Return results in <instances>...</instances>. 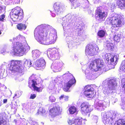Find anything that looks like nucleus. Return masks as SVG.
I'll use <instances>...</instances> for the list:
<instances>
[{
	"label": "nucleus",
	"mask_w": 125,
	"mask_h": 125,
	"mask_svg": "<svg viewBox=\"0 0 125 125\" xmlns=\"http://www.w3.org/2000/svg\"><path fill=\"white\" fill-rule=\"evenodd\" d=\"M121 84L123 88L125 90V78H123L121 80Z\"/></svg>",
	"instance_id": "obj_31"
},
{
	"label": "nucleus",
	"mask_w": 125,
	"mask_h": 125,
	"mask_svg": "<svg viewBox=\"0 0 125 125\" xmlns=\"http://www.w3.org/2000/svg\"><path fill=\"white\" fill-rule=\"evenodd\" d=\"M115 118L114 114L104 113L102 118V120L105 124L113 125L114 124L113 119Z\"/></svg>",
	"instance_id": "obj_7"
},
{
	"label": "nucleus",
	"mask_w": 125,
	"mask_h": 125,
	"mask_svg": "<svg viewBox=\"0 0 125 125\" xmlns=\"http://www.w3.org/2000/svg\"><path fill=\"white\" fill-rule=\"evenodd\" d=\"M26 62L29 63V66L31 65L32 63L30 61H26Z\"/></svg>",
	"instance_id": "obj_41"
},
{
	"label": "nucleus",
	"mask_w": 125,
	"mask_h": 125,
	"mask_svg": "<svg viewBox=\"0 0 125 125\" xmlns=\"http://www.w3.org/2000/svg\"><path fill=\"white\" fill-rule=\"evenodd\" d=\"M55 100L56 99L53 95H51L50 97L49 100L51 102H54Z\"/></svg>",
	"instance_id": "obj_32"
},
{
	"label": "nucleus",
	"mask_w": 125,
	"mask_h": 125,
	"mask_svg": "<svg viewBox=\"0 0 125 125\" xmlns=\"http://www.w3.org/2000/svg\"><path fill=\"white\" fill-rule=\"evenodd\" d=\"M116 3L120 8L125 7V0H116Z\"/></svg>",
	"instance_id": "obj_20"
},
{
	"label": "nucleus",
	"mask_w": 125,
	"mask_h": 125,
	"mask_svg": "<svg viewBox=\"0 0 125 125\" xmlns=\"http://www.w3.org/2000/svg\"><path fill=\"white\" fill-rule=\"evenodd\" d=\"M63 98H64V100L65 101H67L68 100L69 96H68L62 94L59 97V99L60 100H61Z\"/></svg>",
	"instance_id": "obj_30"
},
{
	"label": "nucleus",
	"mask_w": 125,
	"mask_h": 125,
	"mask_svg": "<svg viewBox=\"0 0 125 125\" xmlns=\"http://www.w3.org/2000/svg\"><path fill=\"white\" fill-rule=\"evenodd\" d=\"M60 107L59 106H56L49 110V114L52 116L54 117L60 114L61 112Z\"/></svg>",
	"instance_id": "obj_14"
},
{
	"label": "nucleus",
	"mask_w": 125,
	"mask_h": 125,
	"mask_svg": "<svg viewBox=\"0 0 125 125\" xmlns=\"http://www.w3.org/2000/svg\"><path fill=\"white\" fill-rule=\"evenodd\" d=\"M83 119L81 117H77L74 119V124L75 125H81L82 124Z\"/></svg>",
	"instance_id": "obj_22"
},
{
	"label": "nucleus",
	"mask_w": 125,
	"mask_h": 125,
	"mask_svg": "<svg viewBox=\"0 0 125 125\" xmlns=\"http://www.w3.org/2000/svg\"><path fill=\"white\" fill-rule=\"evenodd\" d=\"M33 56L35 57H39L40 54V52L38 50H35L32 51Z\"/></svg>",
	"instance_id": "obj_28"
},
{
	"label": "nucleus",
	"mask_w": 125,
	"mask_h": 125,
	"mask_svg": "<svg viewBox=\"0 0 125 125\" xmlns=\"http://www.w3.org/2000/svg\"><path fill=\"white\" fill-rule=\"evenodd\" d=\"M92 85L88 84L86 85L84 87V90L88 91H89L91 92H93L94 89L93 87L92 86Z\"/></svg>",
	"instance_id": "obj_25"
},
{
	"label": "nucleus",
	"mask_w": 125,
	"mask_h": 125,
	"mask_svg": "<svg viewBox=\"0 0 125 125\" xmlns=\"http://www.w3.org/2000/svg\"><path fill=\"white\" fill-rule=\"evenodd\" d=\"M121 38L120 34H116L113 36V39L115 42H119L120 41V39Z\"/></svg>",
	"instance_id": "obj_24"
},
{
	"label": "nucleus",
	"mask_w": 125,
	"mask_h": 125,
	"mask_svg": "<svg viewBox=\"0 0 125 125\" xmlns=\"http://www.w3.org/2000/svg\"><path fill=\"white\" fill-rule=\"evenodd\" d=\"M122 102L123 104L125 105V97L123 98L122 99Z\"/></svg>",
	"instance_id": "obj_37"
},
{
	"label": "nucleus",
	"mask_w": 125,
	"mask_h": 125,
	"mask_svg": "<svg viewBox=\"0 0 125 125\" xmlns=\"http://www.w3.org/2000/svg\"><path fill=\"white\" fill-rule=\"evenodd\" d=\"M91 92L86 90H84L83 93V95L88 98H92L94 97V92H93L90 93Z\"/></svg>",
	"instance_id": "obj_19"
},
{
	"label": "nucleus",
	"mask_w": 125,
	"mask_h": 125,
	"mask_svg": "<svg viewBox=\"0 0 125 125\" xmlns=\"http://www.w3.org/2000/svg\"><path fill=\"white\" fill-rule=\"evenodd\" d=\"M10 16L14 21H16L17 20H22L24 17L23 10L20 7L17 6L12 10L10 13Z\"/></svg>",
	"instance_id": "obj_3"
},
{
	"label": "nucleus",
	"mask_w": 125,
	"mask_h": 125,
	"mask_svg": "<svg viewBox=\"0 0 125 125\" xmlns=\"http://www.w3.org/2000/svg\"><path fill=\"white\" fill-rule=\"evenodd\" d=\"M3 9V8L1 6H0V11H1Z\"/></svg>",
	"instance_id": "obj_44"
},
{
	"label": "nucleus",
	"mask_w": 125,
	"mask_h": 125,
	"mask_svg": "<svg viewBox=\"0 0 125 125\" xmlns=\"http://www.w3.org/2000/svg\"><path fill=\"white\" fill-rule=\"evenodd\" d=\"M106 33V31L104 30H100L97 32V36L100 38H103L104 37Z\"/></svg>",
	"instance_id": "obj_23"
},
{
	"label": "nucleus",
	"mask_w": 125,
	"mask_h": 125,
	"mask_svg": "<svg viewBox=\"0 0 125 125\" xmlns=\"http://www.w3.org/2000/svg\"><path fill=\"white\" fill-rule=\"evenodd\" d=\"M24 66H26L29 67V63H27V62H26V61H25L24 62Z\"/></svg>",
	"instance_id": "obj_39"
},
{
	"label": "nucleus",
	"mask_w": 125,
	"mask_h": 125,
	"mask_svg": "<svg viewBox=\"0 0 125 125\" xmlns=\"http://www.w3.org/2000/svg\"><path fill=\"white\" fill-rule=\"evenodd\" d=\"M81 112L84 115L89 116L92 109L90 107V105H89L86 103H82L80 106Z\"/></svg>",
	"instance_id": "obj_11"
},
{
	"label": "nucleus",
	"mask_w": 125,
	"mask_h": 125,
	"mask_svg": "<svg viewBox=\"0 0 125 125\" xmlns=\"http://www.w3.org/2000/svg\"><path fill=\"white\" fill-rule=\"evenodd\" d=\"M22 63L21 61L17 60H11L9 67L10 70L13 73L17 74L22 73L23 72V69H22L21 66Z\"/></svg>",
	"instance_id": "obj_4"
},
{
	"label": "nucleus",
	"mask_w": 125,
	"mask_h": 125,
	"mask_svg": "<svg viewBox=\"0 0 125 125\" xmlns=\"http://www.w3.org/2000/svg\"><path fill=\"white\" fill-rule=\"evenodd\" d=\"M34 37L40 43L46 45L54 43L55 41L57 35L52 34L49 36L48 33H44L43 30H36L34 31Z\"/></svg>",
	"instance_id": "obj_1"
},
{
	"label": "nucleus",
	"mask_w": 125,
	"mask_h": 125,
	"mask_svg": "<svg viewBox=\"0 0 125 125\" xmlns=\"http://www.w3.org/2000/svg\"><path fill=\"white\" fill-rule=\"evenodd\" d=\"M16 95H17L16 94H15V95L13 97V99H16V98L15 97V96H16Z\"/></svg>",
	"instance_id": "obj_43"
},
{
	"label": "nucleus",
	"mask_w": 125,
	"mask_h": 125,
	"mask_svg": "<svg viewBox=\"0 0 125 125\" xmlns=\"http://www.w3.org/2000/svg\"><path fill=\"white\" fill-rule=\"evenodd\" d=\"M108 88H104L103 92L104 94H109L112 93V92H111L112 90L114 89V84L113 83L110 81L108 83Z\"/></svg>",
	"instance_id": "obj_15"
},
{
	"label": "nucleus",
	"mask_w": 125,
	"mask_h": 125,
	"mask_svg": "<svg viewBox=\"0 0 125 125\" xmlns=\"http://www.w3.org/2000/svg\"><path fill=\"white\" fill-rule=\"evenodd\" d=\"M67 79H70L67 83L64 85L63 89L66 92L69 91V89L76 82V80L73 75L71 73H69L67 76Z\"/></svg>",
	"instance_id": "obj_10"
},
{
	"label": "nucleus",
	"mask_w": 125,
	"mask_h": 125,
	"mask_svg": "<svg viewBox=\"0 0 125 125\" xmlns=\"http://www.w3.org/2000/svg\"><path fill=\"white\" fill-rule=\"evenodd\" d=\"M115 58L116 59L115 62L116 63L118 61V58H117L116 56L115 57V56H114L113 57L111 58L110 59V61L111 62H114Z\"/></svg>",
	"instance_id": "obj_33"
},
{
	"label": "nucleus",
	"mask_w": 125,
	"mask_h": 125,
	"mask_svg": "<svg viewBox=\"0 0 125 125\" xmlns=\"http://www.w3.org/2000/svg\"><path fill=\"white\" fill-rule=\"evenodd\" d=\"M98 48L97 46H94L92 44H88L86 46L85 50L86 54L90 56L94 55L97 52Z\"/></svg>",
	"instance_id": "obj_8"
},
{
	"label": "nucleus",
	"mask_w": 125,
	"mask_h": 125,
	"mask_svg": "<svg viewBox=\"0 0 125 125\" xmlns=\"http://www.w3.org/2000/svg\"><path fill=\"white\" fill-rule=\"evenodd\" d=\"M45 113V111L44 108L42 107H40L38 110L36 114L37 115H42Z\"/></svg>",
	"instance_id": "obj_27"
},
{
	"label": "nucleus",
	"mask_w": 125,
	"mask_h": 125,
	"mask_svg": "<svg viewBox=\"0 0 125 125\" xmlns=\"http://www.w3.org/2000/svg\"><path fill=\"white\" fill-rule=\"evenodd\" d=\"M12 53L15 55L21 56L25 53L26 50L22 46H20L17 44L13 47Z\"/></svg>",
	"instance_id": "obj_9"
},
{
	"label": "nucleus",
	"mask_w": 125,
	"mask_h": 125,
	"mask_svg": "<svg viewBox=\"0 0 125 125\" xmlns=\"http://www.w3.org/2000/svg\"><path fill=\"white\" fill-rule=\"evenodd\" d=\"M69 113L71 114H73L77 111L76 108L74 106L70 107L68 109Z\"/></svg>",
	"instance_id": "obj_26"
},
{
	"label": "nucleus",
	"mask_w": 125,
	"mask_h": 125,
	"mask_svg": "<svg viewBox=\"0 0 125 125\" xmlns=\"http://www.w3.org/2000/svg\"><path fill=\"white\" fill-rule=\"evenodd\" d=\"M14 122L15 123H16L17 122V120L16 119H15L14 120Z\"/></svg>",
	"instance_id": "obj_45"
},
{
	"label": "nucleus",
	"mask_w": 125,
	"mask_h": 125,
	"mask_svg": "<svg viewBox=\"0 0 125 125\" xmlns=\"http://www.w3.org/2000/svg\"><path fill=\"white\" fill-rule=\"evenodd\" d=\"M5 17V15L4 14H3L1 15L0 16V21H3Z\"/></svg>",
	"instance_id": "obj_35"
},
{
	"label": "nucleus",
	"mask_w": 125,
	"mask_h": 125,
	"mask_svg": "<svg viewBox=\"0 0 125 125\" xmlns=\"http://www.w3.org/2000/svg\"><path fill=\"white\" fill-rule=\"evenodd\" d=\"M107 14V13L104 10L102 7H99L95 10V18L99 21H102L106 17Z\"/></svg>",
	"instance_id": "obj_6"
},
{
	"label": "nucleus",
	"mask_w": 125,
	"mask_h": 125,
	"mask_svg": "<svg viewBox=\"0 0 125 125\" xmlns=\"http://www.w3.org/2000/svg\"><path fill=\"white\" fill-rule=\"evenodd\" d=\"M47 55L48 57L52 60H56L59 58L58 51L55 48L49 50L47 52Z\"/></svg>",
	"instance_id": "obj_13"
},
{
	"label": "nucleus",
	"mask_w": 125,
	"mask_h": 125,
	"mask_svg": "<svg viewBox=\"0 0 125 125\" xmlns=\"http://www.w3.org/2000/svg\"><path fill=\"white\" fill-rule=\"evenodd\" d=\"M36 67L40 68V69L44 68L45 66V62L44 60L40 59L36 61L35 63Z\"/></svg>",
	"instance_id": "obj_16"
},
{
	"label": "nucleus",
	"mask_w": 125,
	"mask_h": 125,
	"mask_svg": "<svg viewBox=\"0 0 125 125\" xmlns=\"http://www.w3.org/2000/svg\"><path fill=\"white\" fill-rule=\"evenodd\" d=\"M62 9L61 5L59 3H56L53 5V10L52 11V12L57 13L60 11H61V10Z\"/></svg>",
	"instance_id": "obj_17"
},
{
	"label": "nucleus",
	"mask_w": 125,
	"mask_h": 125,
	"mask_svg": "<svg viewBox=\"0 0 125 125\" xmlns=\"http://www.w3.org/2000/svg\"><path fill=\"white\" fill-rule=\"evenodd\" d=\"M7 102V99H3V103H6Z\"/></svg>",
	"instance_id": "obj_42"
},
{
	"label": "nucleus",
	"mask_w": 125,
	"mask_h": 125,
	"mask_svg": "<svg viewBox=\"0 0 125 125\" xmlns=\"http://www.w3.org/2000/svg\"><path fill=\"white\" fill-rule=\"evenodd\" d=\"M63 63L59 60L55 61L53 64L54 68L56 70L58 69L61 68L63 65Z\"/></svg>",
	"instance_id": "obj_18"
},
{
	"label": "nucleus",
	"mask_w": 125,
	"mask_h": 125,
	"mask_svg": "<svg viewBox=\"0 0 125 125\" xmlns=\"http://www.w3.org/2000/svg\"><path fill=\"white\" fill-rule=\"evenodd\" d=\"M20 0H15L14 3L15 4H18L20 3Z\"/></svg>",
	"instance_id": "obj_38"
},
{
	"label": "nucleus",
	"mask_w": 125,
	"mask_h": 125,
	"mask_svg": "<svg viewBox=\"0 0 125 125\" xmlns=\"http://www.w3.org/2000/svg\"><path fill=\"white\" fill-rule=\"evenodd\" d=\"M105 67L103 61L99 58L96 59L92 61L88 66L89 69L94 72H97L104 69Z\"/></svg>",
	"instance_id": "obj_2"
},
{
	"label": "nucleus",
	"mask_w": 125,
	"mask_h": 125,
	"mask_svg": "<svg viewBox=\"0 0 125 125\" xmlns=\"http://www.w3.org/2000/svg\"><path fill=\"white\" fill-rule=\"evenodd\" d=\"M112 26L114 27H120L122 26V21H125V18L123 15L115 14L110 19Z\"/></svg>",
	"instance_id": "obj_5"
},
{
	"label": "nucleus",
	"mask_w": 125,
	"mask_h": 125,
	"mask_svg": "<svg viewBox=\"0 0 125 125\" xmlns=\"http://www.w3.org/2000/svg\"><path fill=\"white\" fill-rule=\"evenodd\" d=\"M6 120L3 119L2 116L0 115V125H7Z\"/></svg>",
	"instance_id": "obj_29"
},
{
	"label": "nucleus",
	"mask_w": 125,
	"mask_h": 125,
	"mask_svg": "<svg viewBox=\"0 0 125 125\" xmlns=\"http://www.w3.org/2000/svg\"><path fill=\"white\" fill-rule=\"evenodd\" d=\"M31 125H39L38 123L36 122H33V123Z\"/></svg>",
	"instance_id": "obj_40"
},
{
	"label": "nucleus",
	"mask_w": 125,
	"mask_h": 125,
	"mask_svg": "<svg viewBox=\"0 0 125 125\" xmlns=\"http://www.w3.org/2000/svg\"><path fill=\"white\" fill-rule=\"evenodd\" d=\"M36 95L35 94H31L30 97V99H33L36 97Z\"/></svg>",
	"instance_id": "obj_36"
},
{
	"label": "nucleus",
	"mask_w": 125,
	"mask_h": 125,
	"mask_svg": "<svg viewBox=\"0 0 125 125\" xmlns=\"http://www.w3.org/2000/svg\"><path fill=\"white\" fill-rule=\"evenodd\" d=\"M74 119H72L69 120L68 121V122L69 124L70 125H72L73 124H74Z\"/></svg>",
	"instance_id": "obj_34"
},
{
	"label": "nucleus",
	"mask_w": 125,
	"mask_h": 125,
	"mask_svg": "<svg viewBox=\"0 0 125 125\" xmlns=\"http://www.w3.org/2000/svg\"><path fill=\"white\" fill-rule=\"evenodd\" d=\"M33 76L32 75L29 79L28 86L31 88L32 87L34 91L38 92H42L43 90V88L41 87H38L36 86L37 85V83L36 81L33 79Z\"/></svg>",
	"instance_id": "obj_12"
},
{
	"label": "nucleus",
	"mask_w": 125,
	"mask_h": 125,
	"mask_svg": "<svg viewBox=\"0 0 125 125\" xmlns=\"http://www.w3.org/2000/svg\"><path fill=\"white\" fill-rule=\"evenodd\" d=\"M17 29L20 31L25 30L26 28L27 25L22 23L18 24L16 26Z\"/></svg>",
	"instance_id": "obj_21"
}]
</instances>
